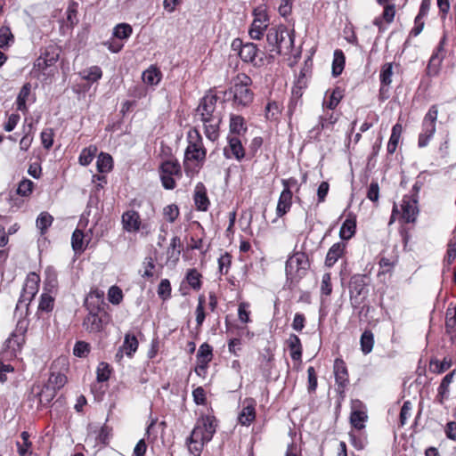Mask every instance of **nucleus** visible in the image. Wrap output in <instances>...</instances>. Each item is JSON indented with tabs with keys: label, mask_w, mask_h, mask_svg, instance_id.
Instances as JSON below:
<instances>
[{
	"label": "nucleus",
	"mask_w": 456,
	"mask_h": 456,
	"mask_svg": "<svg viewBox=\"0 0 456 456\" xmlns=\"http://www.w3.org/2000/svg\"><path fill=\"white\" fill-rule=\"evenodd\" d=\"M217 96L214 94H206L196 109V115L203 124L206 137L216 142L220 136V124L222 116L216 111Z\"/></svg>",
	"instance_id": "1"
},
{
	"label": "nucleus",
	"mask_w": 456,
	"mask_h": 456,
	"mask_svg": "<svg viewBox=\"0 0 456 456\" xmlns=\"http://www.w3.org/2000/svg\"><path fill=\"white\" fill-rule=\"evenodd\" d=\"M266 49L272 58L281 54L288 55L294 47V30H289L284 25L271 27L266 34Z\"/></svg>",
	"instance_id": "2"
},
{
	"label": "nucleus",
	"mask_w": 456,
	"mask_h": 456,
	"mask_svg": "<svg viewBox=\"0 0 456 456\" xmlns=\"http://www.w3.org/2000/svg\"><path fill=\"white\" fill-rule=\"evenodd\" d=\"M188 145L184 152V168L187 171L191 164L194 167H201L206 160L207 149L204 147L202 136L196 127L187 133Z\"/></svg>",
	"instance_id": "3"
},
{
	"label": "nucleus",
	"mask_w": 456,
	"mask_h": 456,
	"mask_svg": "<svg viewBox=\"0 0 456 456\" xmlns=\"http://www.w3.org/2000/svg\"><path fill=\"white\" fill-rule=\"evenodd\" d=\"M60 57V49L54 45H49L44 49L40 56L35 61L31 75L40 80L45 81L53 76L56 69L55 64Z\"/></svg>",
	"instance_id": "4"
},
{
	"label": "nucleus",
	"mask_w": 456,
	"mask_h": 456,
	"mask_svg": "<svg viewBox=\"0 0 456 456\" xmlns=\"http://www.w3.org/2000/svg\"><path fill=\"white\" fill-rule=\"evenodd\" d=\"M251 78L246 74H239L232 86L230 93L232 94L233 105L237 108L249 105L254 98V93L250 89Z\"/></svg>",
	"instance_id": "5"
},
{
	"label": "nucleus",
	"mask_w": 456,
	"mask_h": 456,
	"mask_svg": "<svg viewBox=\"0 0 456 456\" xmlns=\"http://www.w3.org/2000/svg\"><path fill=\"white\" fill-rule=\"evenodd\" d=\"M310 264L304 252H296L286 262V277L289 285L297 283L306 273Z\"/></svg>",
	"instance_id": "6"
},
{
	"label": "nucleus",
	"mask_w": 456,
	"mask_h": 456,
	"mask_svg": "<svg viewBox=\"0 0 456 456\" xmlns=\"http://www.w3.org/2000/svg\"><path fill=\"white\" fill-rule=\"evenodd\" d=\"M101 297H97V303L94 305L89 299L86 301V307L89 311L83 322L84 328L89 332H99L108 322V314L101 307Z\"/></svg>",
	"instance_id": "7"
},
{
	"label": "nucleus",
	"mask_w": 456,
	"mask_h": 456,
	"mask_svg": "<svg viewBox=\"0 0 456 456\" xmlns=\"http://www.w3.org/2000/svg\"><path fill=\"white\" fill-rule=\"evenodd\" d=\"M29 325V320L26 317H20L10 336L5 339L4 347L5 350L11 351L12 355H16L21 352L26 344L27 332Z\"/></svg>",
	"instance_id": "8"
},
{
	"label": "nucleus",
	"mask_w": 456,
	"mask_h": 456,
	"mask_svg": "<svg viewBox=\"0 0 456 456\" xmlns=\"http://www.w3.org/2000/svg\"><path fill=\"white\" fill-rule=\"evenodd\" d=\"M418 214L419 208L416 196H403L401 204V212L397 205L395 203L394 204L389 224L394 223L398 216L405 223H415Z\"/></svg>",
	"instance_id": "9"
},
{
	"label": "nucleus",
	"mask_w": 456,
	"mask_h": 456,
	"mask_svg": "<svg viewBox=\"0 0 456 456\" xmlns=\"http://www.w3.org/2000/svg\"><path fill=\"white\" fill-rule=\"evenodd\" d=\"M40 277L36 273H29L26 278L22 292L16 305L15 312L25 307V314H28V305L38 292Z\"/></svg>",
	"instance_id": "10"
},
{
	"label": "nucleus",
	"mask_w": 456,
	"mask_h": 456,
	"mask_svg": "<svg viewBox=\"0 0 456 456\" xmlns=\"http://www.w3.org/2000/svg\"><path fill=\"white\" fill-rule=\"evenodd\" d=\"M438 116V110L436 105H432L426 113L422 121V131L419 134L418 146L426 147L436 133V122Z\"/></svg>",
	"instance_id": "11"
},
{
	"label": "nucleus",
	"mask_w": 456,
	"mask_h": 456,
	"mask_svg": "<svg viewBox=\"0 0 456 456\" xmlns=\"http://www.w3.org/2000/svg\"><path fill=\"white\" fill-rule=\"evenodd\" d=\"M217 420L212 415L202 416L193 428L191 434L193 438H201L205 442H210L216 431Z\"/></svg>",
	"instance_id": "12"
},
{
	"label": "nucleus",
	"mask_w": 456,
	"mask_h": 456,
	"mask_svg": "<svg viewBox=\"0 0 456 456\" xmlns=\"http://www.w3.org/2000/svg\"><path fill=\"white\" fill-rule=\"evenodd\" d=\"M365 276L354 275L349 283L350 303L354 308H358L368 294Z\"/></svg>",
	"instance_id": "13"
},
{
	"label": "nucleus",
	"mask_w": 456,
	"mask_h": 456,
	"mask_svg": "<svg viewBox=\"0 0 456 456\" xmlns=\"http://www.w3.org/2000/svg\"><path fill=\"white\" fill-rule=\"evenodd\" d=\"M232 49L237 52L240 58L244 62H251L256 64V58L257 56L258 49L254 43L244 44L240 38H235L232 42Z\"/></svg>",
	"instance_id": "14"
},
{
	"label": "nucleus",
	"mask_w": 456,
	"mask_h": 456,
	"mask_svg": "<svg viewBox=\"0 0 456 456\" xmlns=\"http://www.w3.org/2000/svg\"><path fill=\"white\" fill-rule=\"evenodd\" d=\"M334 375L337 391L343 397L345 390L349 384V375L346 362L340 358H337L334 361Z\"/></svg>",
	"instance_id": "15"
},
{
	"label": "nucleus",
	"mask_w": 456,
	"mask_h": 456,
	"mask_svg": "<svg viewBox=\"0 0 456 456\" xmlns=\"http://www.w3.org/2000/svg\"><path fill=\"white\" fill-rule=\"evenodd\" d=\"M446 42V36L444 35V37L440 39L438 45L436 47L435 51L433 52L428 64V74L430 76H436L437 75L440 66L442 64L443 60L444 59V45Z\"/></svg>",
	"instance_id": "16"
},
{
	"label": "nucleus",
	"mask_w": 456,
	"mask_h": 456,
	"mask_svg": "<svg viewBox=\"0 0 456 456\" xmlns=\"http://www.w3.org/2000/svg\"><path fill=\"white\" fill-rule=\"evenodd\" d=\"M228 145L224 148V155L226 159H235L241 161L245 157V150L240 137L227 136Z\"/></svg>",
	"instance_id": "17"
},
{
	"label": "nucleus",
	"mask_w": 456,
	"mask_h": 456,
	"mask_svg": "<svg viewBox=\"0 0 456 456\" xmlns=\"http://www.w3.org/2000/svg\"><path fill=\"white\" fill-rule=\"evenodd\" d=\"M123 229L127 232H136L141 229L142 221L139 213L134 209L127 210L121 216Z\"/></svg>",
	"instance_id": "18"
},
{
	"label": "nucleus",
	"mask_w": 456,
	"mask_h": 456,
	"mask_svg": "<svg viewBox=\"0 0 456 456\" xmlns=\"http://www.w3.org/2000/svg\"><path fill=\"white\" fill-rule=\"evenodd\" d=\"M268 27V17L265 13H258L256 15L251 27L249 28L248 34L252 39L259 40L264 32L267 29Z\"/></svg>",
	"instance_id": "19"
},
{
	"label": "nucleus",
	"mask_w": 456,
	"mask_h": 456,
	"mask_svg": "<svg viewBox=\"0 0 456 456\" xmlns=\"http://www.w3.org/2000/svg\"><path fill=\"white\" fill-rule=\"evenodd\" d=\"M256 401L252 398H246L243 402V408L239 414L238 419L243 426L250 425L256 419Z\"/></svg>",
	"instance_id": "20"
},
{
	"label": "nucleus",
	"mask_w": 456,
	"mask_h": 456,
	"mask_svg": "<svg viewBox=\"0 0 456 456\" xmlns=\"http://www.w3.org/2000/svg\"><path fill=\"white\" fill-rule=\"evenodd\" d=\"M393 62H387L381 66L380 73H379V80H380V88H379V95L383 99L387 98L385 95L388 92V87L392 83V76H393Z\"/></svg>",
	"instance_id": "21"
},
{
	"label": "nucleus",
	"mask_w": 456,
	"mask_h": 456,
	"mask_svg": "<svg viewBox=\"0 0 456 456\" xmlns=\"http://www.w3.org/2000/svg\"><path fill=\"white\" fill-rule=\"evenodd\" d=\"M138 340L134 335L126 334L124 338L123 345L119 347L118 352L116 354V358L121 360L123 353L131 357L138 348Z\"/></svg>",
	"instance_id": "22"
},
{
	"label": "nucleus",
	"mask_w": 456,
	"mask_h": 456,
	"mask_svg": "<svg viewBox=\"0 0 456 456\" xmlns=\"http://www.w3.org/2000/svg\"><path fill=\"white\" fill-rule=\"evenodd\" d=\"M292 191H289L288 189L282 190L276 207V216L278 218L282 217L290 210L292 206Z\"/></svg>",
	"instance_id": "23"
},
{
	"label": "nucleus",
	"mask_w": 456,
	"mask_h": 456,
	"mask_svg": "<svg viewBox=\"0 0 456 456\" xmlns=\"http://www.w3.org/2000/svg\"><path fill=\"white\" fill-rule=\"evenodd\" d=\"M194 203L198 210L207 211L209 206V200L207 195V189L202 183H198L194 190Z\"/></svg>",
	"instance_id": "24"
},
{
	"label": "nucleus",
	"mask_w": 456,
	"mask_h": 456,
	"mask_svg": "<svg viewBox=\"0 0 456 456\" xmlns=\"http://www.w3.org/2000/svg\"><path fill=\"white\" fill-rule=\"evenodd\" d=\"M248 128L242 116L232 114L230 116L229 134L240 137L244 135Z\"/></svg>",
	"instance_id": "25"
},
{
	"label": "nucleus",
	"mask_w": 456,
	"mask_h": 456,
	"mask_svg": "<svg viewBox=\"0 0 456 456\" xmlns=\"http://www.w3.org/2000/svg\"><path fill=\"white\" fill-rule=\"evenodd\" d=\"M455 372L456 370H453L452 371H451L450 373L446 374L438 388H437V395H436V401L440 403V404H443L444 400L447 399L449 397V392H450V385L452 384V380H453V378H454V375H455Z\"/></svg>",
	"instance_id": "26"
},
{
	"label": "nucleus",
	"mask_w": 456,
	"mask_h": 456,
	"mask_svg": "<svg viewBox=\"0 0 456 456\" xmlns=\"http://www.w3.org/2000/svg\"><path fill=\"white\" fill-rule=\"evenodd\" d=\"M346 250V244L344 242H337L333 244L326 256L325 265L328 267L333 266L336 262L344 255Z\"/></svg>",
	"instance_id": "27"
},
{
	"label": "nucleus",
	"mask_w": 456,
	"mask_h": 456,
	"mask_svg": "<svg viewBox=\"0 0 456 456\" xmlns=\"http://www.w3.org/2000/svg\"><path fill=\"white\" fill-rule=\"evenodd\" d=\"M289 349L290 357L293 361H300L302 357L301 340L296 334H290L286 341Z\"/></svg>",
	"instance_id": "28"
},
{
	"label": "nucleus",
	"mask_w": 456,
	"mask_h": 456,
	"mask_svg": "<svg viewBox=\"0 0 456 456\" xmlns=\"http://www.w3.org/2000/svg\"><path fill=\"white\" fill-rule=\"evenodd\" d=\"M182 248L181 239L178 236H174L171 239L170 245L167 248V262H172L175 265L179 261Z\"/></svg>",
	"instance_id": "29"
},
{
	"label": "nucleus",
	"mask_w": 456,
	"mask_h": 456,
	"mask_svg": "<svg viewBox=\"0 0 456 456\" xmlns=\"http://www.w3.org/2000/svg\"><path fill=\"white\" fill-rule=\"evenodd\" d=\"M356 231V220L355 217L349 215L342 224L339 231V237L343 240H350L355 233Z\"/></svg>",
	"instance_id": "30"
},
{
	"label": "nucleus",
	"mask_w": 456,
	"mask_h": 456,
	"mask_svg": "<svg viewBox=\"0 0 456 456\" xmlns=\"http://www.w3.org/2000/svg\"><path fill=\"white\" fill-rule=\"evenodd\" d=\"M37 388L39 390L35 396L37 398L39 405H47L56 396L57 392L47 384H45L41 388L38 386Z\"/></svg>",
	"instance_id": "31"
},
{
	"label": "nucleus",
	"mask_w": 456,
	"mask_h": 456,
	"mask_svg": "<svg viewBox=\"0 0 456 456\" xmlns=\"http://www.w3.org/2000/svg\"><path fill=\"white\" fill-rule=\"evenodd\" d=\"M402 132L403 126L401 124L396 123L395 125L393 126L391 135L387 146V151L388 154H393L396 151L401 139Z\"/></svg>",
	"instance_id": "32"
},
{
	"label": "nucleus",
	"mask_w": 456,
	"mask_h": 456,
	"mask_svg": "<svg viewBox=\"0 0 456 456\" xmlns=\"http://www.w3.org/2000/svg\"><path fill=\"white\" fill-rule=\"evenodd\" d=\"M452 365V359L445 356L442 361L431 359L429 362V370L433 373L441 374L448 370Z\"/></svg>",
	"instance_id": "33"
},
{
	"label": "nucleus",
	"mask_w": 456,
	"mask_h": 456,
	"mask_svg": "<svg viewBox=\"0 0 456 456\" xmlns=\"http://www.w3.org/2000/svg\"><path fill=\"white\" fill-rule=\"evenodd\" d=\"M161 77L160 70L155 66H151L142 75V81L149 86L158 85L161 80Z\"/></svg>",
	"instance_id": "34"
},
{
	"label": "nucleus",
	"mask_w": 456,
	"mask_h": 456,
	"mask_svg": "<svg viewBox=\"0 0 456 456\" xmlns=\"http://www.w3.org/2000/svg\"><path fill=\"white\" fill-rule=\"evenodd\" d=\"M346 57L342 50L337 49L333 54V62H332V75L334 77L339 76L345 67Z\"/></svg>",
	"instance_id": "35"
},
{
	"label": "nucleus",
	"mask_w": 456,
	"mask_h": 456,
	"mask_svg": "<svg viewBox=\"0 0 456 456\" xmlns=\"http://www.w3.org/2000/svg\"><path fill=\"white\" fill-rule=\"evenodd\" d=\"M96 167L99 173L110 172L113 167L112 157L108 153L101 152L97 157Z\"/></svg>",
	"instance_id": "36"
},
{
	"label": "nucleus",
	"mask_w": 456,
	"mask_h": 456,
	"mask_svg": "<svg viewBox=\"0 0 456 456\" xmlns=\"http://www.w3.org/2000/svg\"><path fill=\"white\" fill-rule=\"evenodd\" d=\"M31 91V86L29 83H26L21 87L17 99H16V104H17V110L22 112H26L28 110L27 108V100L30 94Z\"/></svg>",
	"instance_id": "37"
},
{
	"label": "nucleus",
	"mask_w": 456,
	"mask_h": 456,
	"mask_svg": "<svg viewBox=\"0 0 456 456\" xmlns=\"http://www.w3.org/2000/svg\"><path fill=\"white\" fill-rule=\"evenodd\" d=\"M367 414L362 410H353L350 414L351 425L358 430L362 429L365 427V421L367 420Z\"/></svg>",
	"instance_id": "38"
},
{
	"label": "nucleus",
	"mask_w": 456,
	"mask_h": 456,
	"mask_svg": "<svg viewBox=\"0 0 456 456\" xmlns=\"http://www.w3.org/2000/svg\"><path fill=\"white\" fill-rule=\"evenodd\" d=\"M361 350L364 354H368L372 351L374 345V335L373 333L366 330L361 336L360 338Z\"/></svg>",
	"instance_id": "39"
},
{
	"label": "nucleus",
	"mask_w": 456,
	"mask_h": 456,
	"mask_svg": "<svg viewBox=\"0 0 456 456\" xmlns=\"http://www.w3.org/2000/svg\"><path fill=\"white\" fill-rule=\"evenodd\" d=\"M187 445L189 452L194 456H200L203 447L208 442L201 440V438H193L192 434L187 438Z\"/></svg>",
	"instance_id": "40"
},
{
	"label": "nucleus",
	"mask_w": 456,
	"mask_h": 456,
	"mask_svg": "<svg viewBox=\"0 0 456 456\" xmlns=\"http://www.w3.org/2000/svg\"><path fill=\"white\" fill-rule=\"evenodd\" d=\"M162 175H176L181 173V167L177 160H166L159 167Z\"/></svg>",
	"instance_id": "41"
},
{
	"label": "nucleus",
	"mask_w": 456,
	"mask_h": 456,
	"mask_svg": "<svg viewBox=\"0 0 456 456\" xmlns=\"http://www.w3.org/2000/svg\"><path fill=\"white\" fill-rule=\"evenodd\" d=\"M80 76L83 79L94 83L98 81L102 77V69L99 66H92L80 72Z\"/></svg>",
	"instance_id": "42"
},
{
	"label": "nucleus",
	"mask_w": 456,
	"mask_h": 456,
	"mask_svg": "<svg viewBox=\"0 0 456 456\" xmlns=\"http://www.w3.org/2000/svg\"><path fill=\"white\" fill-rule=\"evenodd\" d=\"M201 278L202 275L195 268L189 269L185 276L186 281L194 290L200 289L202 285Z\"/></svg>",
	"instance_id": "43"
},
{
	"label": "nucleus",
	"mask_w": 456,
	"mask_h": 456,
	"mask_svg": "<svg viewBox=\"0 0 456 456\" xmlns=\"http://www.w3.org/2000/svg\"><path fill=\"white\" fill-rule=\"evenodd\" d=\"M97 153V147L95 145H89L88 147L82 150L78 162L82 166H88L94 159Z\"/></svg>",
	"instance_id": "44"
},
{
	"label": "nucleus",
	"mask_w": 456,
	"mask_h": 456,
	"mask_svg": "<svg viewBox=\"0 0 456 456\" xmlns=\"http://www.w3.org/2000/svg\"><path fill=\"white\" fill-rule=\"evenodd\" d=\"M212 352V346L208 343H203L198 350L197 362H203L204 364H208L213 357Z\"/></svg>",
	"instance_id": "45"
},
{
	"label": "nucleus",
	"mask_w": 456,
	"mask_h": 456,
	"mask_svg": "<svg viewBox=\"0 0 456 456\" xmlns=\"http://www.w3.org/2000/svg\"><path fill=\"white\" fill-rule=\"evenodd\" d=\"M53 217L47 212H42L37 218V227L40 230L43 235L46 232L47 229L52 225Z\"/></svg>",
	"instance_id": "46"
},
{
	"label": "nucleus",
	"mask_w": 456,
	"mask_h": 456,
	"mask_svg": "<svg viewBox=\"0 0 456 456\" xmlns=\"http://www.w3.org/2000/svg\"><path fill=\"white\" fill-rule=\"evenodd\" d=\"M281 105L275 101H270L265 106V118L268 120H277L281 112Z\"/></svg>",
	"instance_id": "47"
},
{
	"label": "nucleus",
	"mask_w": 456,
	"mask_h": 456,
	"mask_svg": "<svg viewBox=\"0 0 456 456\" xmlns=\"http://www.w3.org/2000/svg\"><path fill=\"white\" fill-rule=\"evenodd\" d=\"M66 382L67 377L64 374L52 373L46 384L50 386L52 388H54V390L57 392L58 390L64 387Z\"/></svg>",
	"instance_id": "48"
},
{
	"label": "nucleus",
	"mask_w": 456,
	"mask_h": 456,
	"mask_svg": "<svg viewBox=\"0 0 456 456\" xmlns=\"http://www.w3.org/2000/svg\"><path fill=\"white\" fill-rule=\"evenodd\" d=\"M132 33L133 28L127 23L118 24L113 29V36L118 39H127Z\"/></svg>",
	"instance_id": "49"
},
{
	"label": "nucleus",
	"mask_w": 456,
	"mask_h": 456,
	"mask_svg": "<svg viewBox=\"0 0 456 456\" xmlns=\"http://www.w3.org/2000/svg\"><path fill=\"white\" fill-rule=\"evenodd\" d=\"M71 245L75 252H83L85 250L84 232L81 230L76 229L74 231L71 238Z\"/></svg>",
	"instance_id": "50"
},
{
	"label": "nucleus",
	"mask_w": 456,
	"mask_h": 456,
	"mask_svg": "<svg viewBox=\"0 0 456 456\" xmlns=\"http://www.w3.org/2000/svg\"><path fill=\"white\" fill-rule=\"evenodd\" d=\"M54 306V298L49 293H43L40 297L38 311L49 313Z\"/></svg>",
	"instance_id": "51"
},
{
	"label": "nucleus",
	"mask_w": 456,
	"mask_h": 456,
	"mask_svg": "<svg viewBox=\"0 0 456 456\" xmlns=\"http://www.w3.org/2000/svg\"><path fill=\"white\" fill-rule=\"evenodd\" d=\"M111 373L110 366L104 362H102L98 364L96 369V379L98 382H105L107 381Z\"/></svg>",
	"instance_id": "52"
},
{
	"label": "nucleus",
	"mask_w": 456,
	"mask_h": 456,
	"mask_svg": "<svg viewBox=\"0 0 456 456\" xmlns=\"http://www.w3.org/2000/svg\"><path fill=\"white\" fill-rule=\"evenodd\" d=\"M14 41V37L7 26H2L0 28V48H5Z\"/></svg>",
	"instance_id": "53"
},
{
	"label": "nucleus",
	"mask_w": 456,
	"mask_h": 456,
	"mask_svg": "<svg viewBox=\"0 0 456 456\" xmlns=\"http://www.w3.org/2000/svg\"><path fill=\"white\" fill-rule=\"evenodd\" d=\"M20 437L23 441V444H21L20 442H17L16 445L18 447L19 454L20 456H25L27 453L29 452V449L32 444L31 442H29V434L27 431L21 432Z\"/></svg>",
	"instance_id": "54"
},
{
	"label": "nucleus",
	"mask_w": 456,
	"mask_h": 456,
	"mask_svg": "<svg viewBox=\"0 0 456 456\" xmlns=\"http://www.w3.org/2000/svg\"><path fill=\"white\" fill-rule=\"evenodd\" d=\"M163 216L169 223H174L179 216V208L175 204H170L163 208Z\"/></svg>",
	"instance_id": "55"
},
{
	"label": "nucleus",
	"mask_w": 456,
	"mask_h": 456,
	"mask_svg": "<svg viewBox=\"0 0 456 456\" xmlns=\"http://www.w3.org/2000/svg\"><path fill=\"white\" fill-rule=\"evenodd\" d=\"M456 257V238H452L447 245L446 256L444 257V264L450 265Z\"/></svg>",
	"instance_id": "56"
},
{
	"label": "nucleus",
	"mask_w": 456,
	"mask_h": 456,
	"mask_svg": "<svg viewBox=\"0 0 456 456\" xmlns=\"http://www.w3.org/2000/svg\"><path fill=\"white\" fill-rule=\"evenodd\" d=\"M158 295L163 300H166L171 296V284L167 279L161 280L158 287Z\"/></svg>",
	"instance_id": "57"
},
{
	"label": "nucleus",
	"mask_w": 456,
	"mask_h": 456,
	"mask_svg": "<svg viewBox=\"0 0 456 456\" xmlns=\"http://www.w3.org/2000/svg\"><path fill=\"white\" fill-rule=\"evenodd\" d=\"M204 303H205V297L204 296H200L199 297V303H198V305L196 307V311H195V314H196V322H197V326L200 328L201 327L204 320H205V317H206V314H205V310H204Z\"/></svg>",
	"instance_id": "58"
},
{
	"label": "nucleus",
	"mask_w": 456,
	"mask_h": 456,
	"mask_svg": "<svg viewBox=\"0 0 456 456\" xmlns=\"http://www.w3.org/2000/svg\"><path fill=\"white\" fill-rule=\"evenodd\" d=\"M90 352V345L85 341H77L73 348L74 355L77 357H86Z\"/></svg>",
	"instance_id": "59"
},
{
	"label": "nucleus",
	"mask_w": 456,
	"mask_h": 456,
	"mask_svg": "<svg viewBox=\"0 0 456 456\" xmlns=\"http://www.w3.org/2000/svg\"><path fill=\"white\" fill-rule=\"evenodd\" d=\"M332 292L330 273H325L322 277L321 293L326 297L330 296Z\"/></svg>",
	"instance_id": "60"
},
{
	"label": "nucleus",
	"mask_w": 456,
	"mask_h": 456,
	"mask_svg": "<svg viewBox=\"0 0 456 456\" xmlns=\"http://www.w3.org/2000/svg\"><path fill=\"white\" fill-rule=\"evenodd\" d=\"M412 403L410 401L403 403L400 411V425L403 427L406 424L408 419L411 415Z\"/></svg>",
	"instance_id": "61"
},
{
	"label": "nucleus",
	"mask_w": 456,
	"mask_h": 456,
	"mask_svg": "<svg viewBox=\"0 0 456 456\" xmlns=\"http://www.w3.org/2000/svg\"><path fill=\"white\" fill-rule=\"evenodd\" d=\"M33 185L31 180L23 179L18 185L17 193L20 196H28L32 192Z\"/></svg>",
	"instance_id": "62"
},
{
	"label": "nucleus",
	"mask_w": 456,
	"mask_h": 456,
	"mask_svg": "<svg viewBox=\"0 0 456 456\" xmlns=\"http://www.w3.org/2000/svg\"><path fill=\"white\" fill-rule=\"evenodd\" d=\"M43 146L49 150L53 143V131L52 128L44 129L40 134Z\"/></svg>",
	"instance_id": "63"
},
{
	"label": "nucleus",
	"mask_w": 456,
	"mask_h": 456,
	"mask_svg": "<svg viewBox=\"0 0 456 456\" xmlns=\"http://www.w3.org/2000/svg\"><path fill=\"white\" fill-rule=\"evenodd\" d=\"M341 98V92L339 90H334L330 94V99L323 102V105L329 110H334L338 105Z\"/></svg>",
	"instance_id": "64"
}]
</instances>
